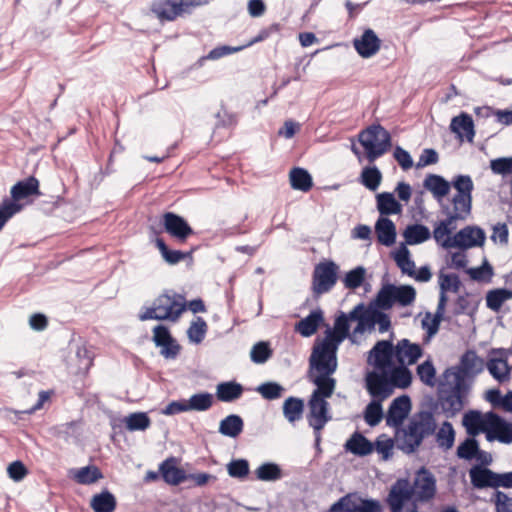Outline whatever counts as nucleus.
Listing matches in <instances>:
<instances>
[{
	"label": "nucleus",
	"instance_id": "f257e3e1",
	"mask_svg": "<svg viewBox=\"0 0 512 512\" xmlns=\"http://www.w3.org/2000/svg\"><path fill=\"white\" fill-rule=\"evenodd\" d=\"M452 186L457 193L452 198L453 209L449 206L442 205V212L447 216L446 219L440 221L449 230V234L456 228L457 220H465L471 213L472 209V191L474 188L473 181L469 175H457L452 180Z\"/></svg>",
	"mask_w": 512,
	"mask_h": 512
},
{
	"label": "nucleus",
	"instance_id": "f03ea898",
	"mask_svg": "<svg viewBox=\"0 0 512 512\" xmlns=\"http://www.w3.org/2000/svg\"><path fill=\"white\" fill-rule=\"evenodd\" d=\"M186 309L184 296L174 291H165L159 295L151 307H146L139 314L141 321L168 320L176 322Z\"/></svg>",
	"mask_w": 512,
	"mask_h": 512
},
{
	"label": "nucleus",
	"instance_id": "7ed1b4c3",
	"mask_svg": "<svg viewBox=\"0 0 512 512\" xmlns=\"http://www.w3.org/2000/svg\"><path fill=\"white\" fill-rule=\"evenodd\" d=\"M358 140L372 163L387 153L392 146L390 133L380 124H373L359 133Z\"/></svg>",
	"mask_w": 512,
	"mask_h": 512
},
{
	"label": "nucleus",
	"instance_id": "20e7f679",
	"mask_svg": "<svg viewBox=\"0 0 512 512\" xmlns=\"http://www.w3.org/2000/svg\"><path fill=\"white\" fill-rule=\"evenodd\" d=\"M339 346L328 339L317 340L309 357V376L313 373L334 374L337 370Z\"/></svg>",
	"mask_w": 512,
	"mask_h": 512
},
{
	"label": "nucleus",
	"instance_id": "39448f33",
	"mask_svg": "<svg viewBox=\"0 0 512 512\" xmlns=\"http://www.w3.org/2000/svg\"><path fill=\"white\" fill-rule=\"evenodd\" d=\"M466 390V384L460 376L453 378L452 385L448 387L443 385L440 388L438 400L446 417H453L463 409Z\"/></svg>",
	"mask_w": 512,
	"mask_h": 512
},
{
	"label": "nucleus",
	"instance_id": "423d86ee",
	"mask_svg": "<svg viewBox=\"0 0 512 512\" xmlns=\"http://www.w3.org/2000/svg\"><path fill=\"white\" fill-rule=\"evenodd\" d=\"M339 266L333 261H322L313 270L311 290L318 297L328 293L336 284Z\"/></svg>",
	"mask_w": 512,
	"mask_h": 512
},
{
	"label": "nucleus",
	"instance_id": "0eeeda50",
	"mask_svg": "<svg viewBox=\"0 0 512 512\" xmlns=\"http://www.w3.org/2000/svg\"><path fill=\"white\" fill-rule=\"evenodd\" d=\"M309 413L307 414V421L310 427L313 428L315 436V445L319 447L321 441V430L332 419L329 413V403L316 396H311L308 402Z\"/></svg>",
	"mask_w": 512,
	"mask_h": 512
},
{
	"label": "nucleus",
	"instance_id": "6e6552de",
	"mask_svg": "<svg viewBox=\"0 0 512 512\" xmlns=\"http://www.w3.org/2000/svg\"><path fill=\"white\" fill-rule=\"evenodd\" d=\"M486 236L483 229L477 226H466L452 237H446L442 247L445 249L459 248L466 250L472 247L483 246Z\"/></svg>",
	"mask_w": 512,
	"mask_h": 512
},
{
	"label": "nucleus",
	"instance_id": "1a4fd4ad",
	"mask_svg": "<svg viewBox=\"0 0 512 512\" xmlns=\"http://www.w3.org/2000/svg\"><path fill=\"white\" fill-rule=\"evenodd\" d=\"M329 512H382V506L378 500L365 499L356 493H349L333 503Z\"/></svg>",
	"mask_w": 512,
	"mask_h": 512
},
{
	"label": "nucleus",
	"instance_id": "9d476101",
	"mask_svg": "<svg viewBox=\"0 0 512 512\" xmlns=\"http://www.w3.org/2000/svg\"><path fill=\"white\" fill-rule=\"evenodd\" d=\"M411 489L414 494V503L428 502L436 494V478L428 469L422 467L417 471Z\"/></svg>",
	"mask_w": 512,
	"mask_h": 512
},
{
	"label": "nucleus",
	"instance_id": "9b49d317",
	"mask_svg": "<svg viewBox=\"0 0 512 512\" xmlns=\"http://www.w3.org/2000/svg\"><path fill=\"white\" fill-rule=\"evenodd\" d=\"M365 388L373 399L384 401L393 394L388 371H371L365 376Z\"/></svg>",
	"mask_w": 512,
	"mask_h": 512
},
{
	"label": "nucleus",
	"instance_id": "f8f14e48",
	"mask_svg": "<svg viewBox=\"0 0 512 512\" xmlns=\"http://www.w3.org/2000/svg\"><path fill=\"white\" fill-rule=\"evenodd\" d=\"M484 366V360L475 351L468 350L461 356L458 370L449 368L444 372V376L446 378L452 376L454 379L456 376H460L465 381L466 377H474L481 373Z\"/></svg>",
	"mask_w": 512,
	"mask_h": 512
},
{
	"label": "nucleus",
	"instance_id": "ddd939ff",
	"mask_svg": "<svg viewBox=\"0 0 512 512\" xmlns=\"http://www.w3.org/2000/svg\"><path fill=\"white\" fill-rule=\"evenodd\" d=\"M394 346L390 340L378 341L369 351L367 362L378 371H388L393 365Z\"/></svg>",
	"mask_w": 512,
	"mask_h": 512
},
{
	"label": "nucleus",
	"instance_id": "4468645a",
	"mask_svg": "<svg viewBox=\"0 0 512 512\" xmlns=\"http://www.w3.org/2000/svg\"><path fill=\"white\" fill-rule=\"evenodd\" d=\"M414 501L411 483L406 478L398 479L392 486L387 496V504L391 512H402L405 503Z\"/></svg>",
	"mask_w": 512,
	"mask_h": 512
},
{
	"label": "nucleus",
	"instance_id": "2eb2a0df",
	"mask_svg": "<svg viewBox=\"0 0 512 512\" xmlns=\"http://www.w3.org/2000/svg\"><path fill=\"white\" fill-rule=\"evenodd\" d=\"M422 436L408 422L405 427H398L395 433L396 447L406 454L414 453L423 442Z\"/></svg>",
	"mask_w": 512,
	"mask_h": 512
},
{
	"label": "nucleus",
	"instance_id": "dca6fc26",
	"mask_svg": "<svg viewBox=\"0 0 512 512\" xmlns=\"http://www.w3.org/2000/svg\"><path fill=\"white\" fill-rule=\"evenodd\" d=\"M411 411V399L408 395H402L395 398L387 411L386 424L390 427L398 428L402 426L403 421Z\"/></svg>",
	"mask_w": 512,
	"mask_h": 512
},
{
	"label": "nucleus",
	"instance_id": "f3484780",
	"mask_svg": "<svg viewBox=\"0 0 512 512\" xmlns=\"http://www.w3.org/2000/svg\"><path fill=\"white\" fill-rule=\"evenodd\" d=\"M490 429L486 438L488 441L497 439L501 443H512V423L505 421L501 416L494 412H488Z\"/></svg>",
	"mask_w": 512,
	"mask_h": 512
},
{
	"label": "nucleus",
	"instance_id": "a211bd4d",
	"mask_svg": "<svg viewBox=\"0 0 512 512\" xmlns=\"http://www.w3.org/2000/svg\"><path fill=\"white\" fill-rule=\"evenodd\" d=\"M163 226L168 234L179 241H185L194 233L188 222L173 212H166L163 215Z\"/></svg>",
	"mask_w": 512,
	"mask_h": 512
},
{
	"label": "nucleus",
	"instance_id": "6ab92c4d",
	"mask_svg": "<svg viewBox=\"0 0 512 512\" xmlns=\"http://www.w3.org/2000/svg\"><path fill=\"white\" fill-rule=\"evenodd\" d=\"M394 354L399 364L408 366L415 364L422 357L423 349L419 344L404 338L394 346Z\"/></svg>",
	"mask_w": 512,
	"mask_h": 512
},
{
	"label": "nucleus",
	"instance_id": "aec40b11",
	"mask_svg": "<svg viewBox=\"0 0 512 512\" xmlns=\"http://www.w3.org/2000/svg\"><path fill=\"white\" fill-rule=\"evenodd\" d=\"M183 0H153L151 11L161 21H173L183 12Z\"/></svg>",
	"mask_w": 512,
	"mask_h": 512
},
{
	"label": "nucleus",
	"instance_id": "412c9836",
	"mask_svg": "<svg viewBox=\"0 0 512 512\" xmlns=\"http://www.w3.org/2000/svg\"><path fill=\"white\" fill-rule=\"evenodd\" d=\"M353 46L361 57L370 58L379 51L381 40L372 29L367 28L360 37L353 40Z\"/></svg>",
	"mask_w": 512,
	"mask_h": 512
},
{
	"label": "nucleus",
	"instance_id": "4be33fe9",
	"mask_svg": "<svg viewBox=\"0 0 512 512\" xmlns=\"http://www.w3.org/2000/svg\"><path fill=\"white\" fill-rule=\"evenodd\" d=\"M409 423L417 430L423 439L436 432L437 423L432 411L421 410L415 413Z\"/></svg>",
	"mask_w": 512,
	"mask_h": 512
},
{
	"label": "nucleus",
	"instance_id": "5701e85b",
	"mask_svg": "<svg viewBox=\"0 0 512 512\" xmlns=\"http://www.w3.org/2000/svg\"><path fill=\"white\" fill-rule=\"evenodd\" d=\"M488 412L483 415L478 410H470L466 412L463 416V426L466 428L467 433L470 436L475 437L480 432H488L490 429V424L488 420Z\"/></svg>",
	"mask_w": 512,
	"mask_h": 512
},
{
	"label": "nucleus",
	"instance_id": "b1692460",
	"mask_svg": "<svg viewBox=\"0 0 512 512\" xmlns=\"http://www.w3.org/2000/svg\"><path fill=\"white\" fill-rule=\"evenodd\" d=\"M450 129L461 141L466 139L468 142H472L474 139L475 130L473 119L465 112H462L460 115L452 118Z\"/></svg>",
	"mask_w": 512,
	"mask_h": 512
},
{
	"label": "nucleus",
	"instance_id": "393cba45",
	"mask_svg": "<svg viewBox=\"0 0 512 512\" xmlns=\"http://www.w3.org/2000/svg\"><path fill=\"white\" fill-rule=\"evenodd\" d=\"M11 201L17 203L20 200L28 198L32 195H40L39 181L34 176H30L22 181H18L11 188Z\"/></svg>",
	"mask_w": 512,
	"mask_h": 512
},
{
	"label": "nucleus",
	"instance_id": "a878e982",
	"mask_svg": "<svg viewBox=\"0 0 512 512\" xmlns=\"http://www.w3.org/2000/svg\"><path fill=\"white\" fill-rule=\"evenodd\" d=\"M350 325L347 321L346 314L341 312L339 316L336 317L334 322V328L328 329L325 332V339L337 344H340L346 339L349 338L352 342H354L352 336L349 333Z\"/></svg>",
	"mask_w": 512,
	"mask_h": 512
},
{
	"label": "nucleus",
	"instance_id": "bb28decb",
	"mask_svg": "<svg viewBox=\"0 0 512 512\" xmlns=\"http://www.w3.org/2000/svg\"><path fill=\"white\" fill-rule=\"evenodd\" d=\"M323 321V311L320 308H317L311 311L308 316L296 323L295 331L303 337H310L316 333Z\"/></svg>",
	"mask_w": 512,
	"mask_h": 512
},
{
	"label": "nucleus",
	"instance_id": "cd10ccee",
	"mask_svg": "<svg viewBox=\"0 0 512 512\" xmlns=\"http://www.w3.org/2000/svg\"><path fill=\"white\" fill-rule=\"evenodd\" d=\"M332 374L313 373V376H309L312 383L316 385V389L313 391L311 396L326 400L332 396L336 380L331 377Z\"/></svg>",
	"mask_w": 512,
	"mask_h": 512
},
{
	"label": "nucleus",
	"instance_id": "c85d7f7f",
	"mask_svg": "<svg viewBox=\"0 0 512 512\" xmlns=\"http://www.w3.org/2000/svg\"><path fill=\"white\" fill-rule=\"evenodd\" d=\"M159 470L164 481L171 485H178L187 478L185 471L177 467V460L174 457L163 461L160 464Z\"/></svg>",
	"mask_w": 512,
	"mask_h": 512
},
{
	"label": "nucleus",
	"instance_id": "c756f323",
	"mask_svg": "<svg viewBox=\"0 0 512 512\" xmlns=\"http://www.w3.org/2000/svg\"><path fill=\"white\" fill-rule=\"evenodd\" d=\"M451 185L452 183L450 184L442 176L436 174H428L423 181L424 188L430 191L438 202L448 195Z\"/></svg>",
	"mask_w": 512,
	"mask_h": 512
},
{
	"label": "nucleus",
	"instance_id": "7c9ffc66",
	"mask_svg": "<svg viewBox=\"0 0 512 512\" xmlns=\"http://www.w3.org/2000/svg\"><path fill=\"white\" fill-rule=\"evenodd\" d=\"M344 448L346 451L356 456L363 457L372 453L374 444L361 433L354 432L346 441Z\"/></svg>",
	"mask_w": 512,
	"mask_h": 512
},
{
	"label": "nucleus",
	"instance_id": "2f4dec72",
	"mask_svg": "<svg viewBox=\"0 0 512 512\" xmlns=\"http://www.w3.org/2000/svg\"><path fill=\"white\" fill-rule=\"evenodd\" d=\"M375 232L379 243L392 246L396 240V227L392 220L380 217L375 224Z\"/></svg>",
	"mask_w": 512,
	"mask_h": 512
},
{
	"label": "nucleus",
	"instance_id": "473e14b6",
	"mask_svg": "<svg viewBox=\"0 0 512 512\" xmlns=\"http://www.w3.org/2000/svg\"><path fill=\"white\" fill-rule=\"evenodd\" d=\"M469 476L471 479L472 485L477 489H483L486 487H494V479L496 477V472L482 467L480 465H475L469 470Z\"/></svg>",
	"mask_w": 512,
	"mask_h": 512
},
{
	"label": "nucleus",
	"instance_id": "72a5a7b5",
	"mask_svg": "<svg viewBox=\"0 0 512 512\" xmlns=\"http://www.w3.org/2000/svg\"><path fill=\"white\" fill-rule=\"evenodd\" d=\"M244 388L235 381L221 382L216 386V398L221 402H234L243 394Z\"/></svg>",
	"mask_w": 512,
	"mask_h": 512
},
{
	"label": "nucleus",
	"instance_id": "f704fd0d",
	"mask_svg": "<svg viewBox=\"0 0 512 512\" xmlns=\"http://www.w3.org/2000/svg\"><path fill=\"white\" fill-rule=\"evenodd\" d=\"M388 377L393 390L395 388L405 389L409 387L412 382L411 371L408 369L406 365L402 364H399L397 366L393 364L392 367L388 370Z\"/></svg>",
	"mask_w": 512,
	"mask_h": 512
},
{
	"label": "nucleus",
	"instance_id": "c9c22d12",
	"mask_svg": "<svg viewBox=\"0 0 512 512\" xmlns=\"http://www.w3.org/2000/svg\"><path fill=\"white\" fill-rule=\"evenodd\" d=\"M445 309V300L442 297V299L438 301L435 314L432 316L431 313H426L422 320V327L427 331L428 337H432L438 332L440 323L445 314Z\"/></svg>",
	"mask_w": 512,
	"mask_h": 512
},
{
	"label": "nucleus",
	"instance_id": "e433bc0d",
	"mask_svg": "<svg viewBox=\"0 0 512 512\" xmlns=\"http://www.w3.org/2000/svg\"><path fill=\"white\" fill-rule=\"evenodd\" d=\"M244 428L243 419L236 414H230L220 421L219 433L230 438L238 437Z\"/></svg>",
	"mask_w": 512,
	"mask_h": 512
},
{
	"label": "nucleus",
	"instance_id": "4c0bfd02",
	"mask_svg": "<svg viewBox=\"0 0 512 512\" xmlns=\"http://www.w3.org/2000/svg\"><path fill=\"white\" fill-rule=\"evenodd\" d=\"M403 236L405 238V245H417L430 239L431 232L425 225L411 224L406 227Z\"/></svg>",
	"mask_w": 512,
	"mask_h": 512
},
{
	"label": "nucleus",
	"instance_id": "58836bf2",
	"mask_svg": "<svg viewBox=\"0 0 512 512\" xmlns=\"http://www.w3.org/2000/svg\"><path fill=\"white\" fill-rule=\"evenodd\" d=\"M289 180L293 189L302 192H308L313 186L312 176L304 168L295 167L291 169Z\"/></svg>",
	"mask_w": 512,
	"mask_h": 512
},
{
	"label": "nucleus",
	"instance_id": "ea45409f",
	"mask_svg": "<svg viewBox=\"0 0 512 512\" xmlns=\"http://www.w3.org/2000/svg\"><path fill=\"white\" fill-rule=\"evenodd\" d=\"M304 412V401L290 396L283 403V415L289 423L299 421Z\"/></svg>",
	"mask_w": 512,
	"mask_h": 512
},
{
	"label": "nucleus",
	"instance_id": "a19ab883",
	"mask_svg": "<svg viewBox=\"0 0 512 512\" xmlns=\"http://www.w3.org/2000/svg\"><path fill=\"white\" fill-rule=\"evenodd\" d=\"M73 479L82 485H90L96 483L103 478L101 470L95 465H88L73 470Z\"/></svg>",
	"mask_w": 512,
	"mask_h": 512
},
{
	"label": "nucleus",
	"instance_id": "79ce46f5",
	"mask_svg": "<svg viewBox=\"0 0 512 512\" xmlns=\"http://www.w3.org/2000/svg\"><path fill=\"white\" fill-rule=\"evenodd\" d=\"M377 209L381 215L398 214L402 211V205L390 192H383L376 196Z\"/></svg>",
	"mask_w": 512,
	"mask_h": 512
},
{
	"label": "nucleus",
	"instance_id": "37998d69",
	"mask_svg": "<svg viewBox=\"0 0 512 512\" xmlns=\"http://www.w3.org/2000/svg\"><path fill=\"white\" fill-rule=\"evenodd\" d=\"M371 304L374 307H377V310H389L395 304V296H394V285L393 284H385L378 291L375 299L371 301Z\"/></svg>",
	"mask_w": 512,
	"mask_h": 512
},
{
	"label": "nucleus",
	"instance_id": "c03bdc74",
	"mask_svg": "<svg viewBox=\"0 0 512 512\" xmlns=\"http://www.w3.org/2000/svg\"><path fill=\"white\" fill-rule=\"evenodd\" d=\"M90 505L95 512H113L116 508V498L111 492L105 490L94 495Z\"/></svg>",
	"mask_w": 512,
	"mask_h": 512
},
{
	"label": "nucleus",
	"instance_id": "a18cd8bd",
	"mask_svg": "<svg viewBox=\"0 0 512 512\" xmlns=\"http://www.w3.org/2000/svg\"><path fill=\"white\" fill-rule=\"evenodd\" d=\"M486 367L493 378L499 383H504L509 380L510 368L506 360L501 358H492L487 362Z\"/></svg>",
	"mask_w": 512,
	"mask_h": 512
},
{
	"label": "nucleus",
	"instance_id": "49530a36",
	"mask_svg": "<svg viewBox=\"0 0 512 512\" xmlns=\"http://www.w3.org/2000/svg\"><path fill=\"white\" fill-rule=\"evenodd\" d=\"M512 299V290L498 288L491 290L486 295V306L492 311L498 312L504 302Z\"/></svg>",
	"mask_w": 512,
	"mask_h": 512
},
{
	"label": "nucleus",
	"instance_id": "de8ad7c7",
	"mask_svg": "<svg viewBox=\"0 0 512 512\" xmlns=\"http://www.w3.org/2000/svg\"><path fill=\"white\" fill-rule=\"evenodd\" d=\"M123 422L128 431H145L151 425V419L145 412H134L124 417Z\"/></svg>",
	"mask_w": 512,
	"mask_h": 512
},
{
	"label": "nucleus",
	"instance_id": "09e8293b",
	"mask_svg": "<svg viewBox=\"0 0 512 512\" xmlns=\"http://www.w3.org/2000/svg\"><path fill=\"white\" fill-rule=\"evenodd\" d=\"M394 260L402 273L414 276L415 263L410 259V251L405 244H401L394 255Z\"/></svg>",
	"mask_w": 512,
	"mask_h": 512
},
{
	"label": "nucleus",
	"instance_id": "8fccbe9b",
	"mask_svg": "<svg viewBox=\"0 0 512 512\" xmlns=\"http://www.w3.org/2000/svg\"><path fill=\"white\" fill-rule=\"evenodd\" d=\"M439 285H440V295L439 300L442 299V297L445 300V305L447 304L448 298L446 293L448 291H452L454 293H457L460 290L461 287V281L458 275L456 274H443L441 273L439 275Z\"/></svg>",
	"mask_w": 512,
	"mask_h": 512
},
{
	"label": "nucleus",
	"instance_id": "3c124183",
	"mask_svg": "<svg viewBox=\"0 0 512 512\" xmlns=\"http://www.w3.org/2000/svg\"><path fill=\"white\" fill-rule=\"evenodd\" d=\"M382 181V173L376 166H367L362 169L360 182L369 190L375 191Z\"/></svg>",
	"mask_w": 512,
	"mask_h": 512
},
{
	"label": "nucleus",
	"instance_id": "603ef678",
	"mask_svg": "<svg viewBox=\"0 0 512 512\" xmlns=\"http://www.w3.org/2000/svg\"><path fill=\"white\" fill-rule=\"evenodd\" d=\"M455 430L449 421H444L436 432V442L440 448L448 450L453 447Z\"/></svg>",
	"mask_w": 512,
	"mask_h": 512
},
{
	"label": "nucleus",
	"instance_id": "864d4df0",
	"mask_svg": "<svg viewBox=\"0 0 512 512\" xmlns=\"http://www.w3.org/2000/svg\"><path fill=\"white\" fill-rule=\"evenodd\" d=\"M214 402L213 395L208 392L193 394L188 400L189 411L203 412L209 410Z\"/></svg>",
	"mask_w": 512,
	"mask_h": 512
},
{
	"label": "nucleus",
	"instance_id": "5fc2aeb1",
	"mask_svg": "<svg viewBox=\"0 0 512 512\" xmlns=\"http://www.w3.org/2000/svg\"><path fill=\"white\" fill-rule=\"evenodd\" d=\"M255 475L261 481H276L282 478V470L278 464L266 462L255 470Z\"/></svg>",
	"mask_w": 512,
	"mask_h": 512
},
{
	"label": "nucleus",
	"instance_id": "6e6d98bb",
	"mask_svg": "<svg viewBox=\"0 0 512 512\" xmlns=\"http://www.w3.org/2000/svg\"><path fill=\"white\" fill-rule=\"evenodd\" d=\"M207 323L202 317H197L195 321H193L188 330L187 336L190 342L194 344H199L205 338L207 333Z\"/></svg>",
	"mask_w": 512,
	"mask_h": 512
},
{
	"label": "nucleus",
	"instance_id": "4d7b16f0",
	"mask_svg": "<svg viewBox=\"0 0 512 512\" xmlns=\"http://www.w3.org/2000/svg\"><path fill=\"white\" fill-rule=\"evenodd\" d=\"M256 391L266 400H276L282 397L286 389L277 382L268 381L259 385Z\"/></svg>",
	"mask_w": 512,
	"mask_h": 512
},
{
	"label": "nucleus",
	"instance_id": "13d9d810",
	"mask_svg": "<svg viewBox=\"0 0 512 512\" xmlns=\"http://www.w3.org/2000/svg\"><path fill=\"white\" fill-rule=\"evenodd\" d=\"M383 401L372 399L366 406L364 411V419L369 426H376L383 417L382 403Z\"/></svg>",
	"mask_w": 512,
	"mask_h": 512
},
{
	"label": "nucleus",
	"instance_id": "bf43d9fd",
	"mask_svg": "<svg viewBox=\"0 0 512 512\" xmlns=\"http://www.w3.org/2000/svg\"><path fill=\"white\" fill-rule=\"evenodd\" d=\"M395 303L401 306L411 305L416 298V290L410 285H394Z\"/></svg>",
	"mask_w": 512,
	"mask_h": 512
},
{
	"label": "nucleus",
	"instance_id": "052dcab7",
	"mask_svg": "<svg viewBox=\"0 0 512 512\" xmlns=\"http://www.w3.org/2000/svg\"><path fill=\"white\" fill-rule=\"evenodd\" d=\"M156 246L159 249L163 259L167 263L172 264V265L179 263L181 260H183L187 256L186 253H183L179 250H170L168 248V246L165 244V242L163 241V239H161V238L156 239Z\"/></svg>",
	"mask_w": 512,
	"mask_h": 512
},
{
	"label": "nucleus",
	"instance_id": "680f3d73",
	"mask_svg": "<svg viewBox=\"0 0 512 512\" xmlns=\"http://www.w3.org/2000/svg\"><path fill=\"white\" fill-rule=\"evenodd\" d=\"M366 270L362 266H358L346 273L343 283L348 289H356L361 286L364 281Z\"/></svg>",
	"mask_w": 512,
	"mask_h": 512
},
{
	"label": "nucleus",
	"instance_id": "e2e57ef3",
	"mask_svg": "<svg viewBox=\"0 0 512 512\" xmlns=\"http://www.w3.org/2000/svg\"><path fill=\"white\" fill-rule=\"evenodd\" d=\"M419 379L428 386H434L436 370L431 360H426L417 367Z\"/></svg>",
	"mask_w": 512,
	"mask_h": 512
},
{
	"label": "nucleus",
	"instance_id": "0e129e2a",
	"mask_svg": "<svg viewBox=\"0 0 512 512\" xmlns=\"http://www.w3.org/2000/svg\"><path fill=\"white\" fill-rule=\"evenodd\" d=\"M478 441L471 436L462 442L457 448V456L462 459L471 460L478 452Z\"/></svg>",
	"mask_w": 512,
	"mask_h": 512
},
{
	"label": "nucleus",
	"instance_id": "69168bd1",
	"mask_svg": "<svg viewBox=\"0 0 512 512\" xmlns=\"http://www.w3.org/2000/svg\"><path fill=\"white\" fill-rule=\"evenodd\" d=\"M227 472L230 477L243 479L249 474V463L246 459L232 460L227 464Z\"/></svg>",
	"mask_w": 512,
	"mask_h": 512
},
{
	"label": "nucleus",
	"instance_id": "338daca9",
	"mask_svg": "<svg viewBox=\"0 0 512 512\" xmlns=\"http://www.w3.org/2000/svg\"><path fill=\"white\" fill-rule=\"evenodd\" d=\"M271 355L272 351L266 342H258L252 347L250 351L251 360L256 364L265 363L271 357Z\"/></svg>",
	"mask_w": 512,
	"mask_h": 512
},
{
	"label": "nucleus",
	"instance_id": "774afa93",
	"mask_svg": "<svg viewBox=\"0 0 512 512\" xmlns=\"http://www.w3.org/2000/svg\"><path fill=\"white\" fill-rule=\"evenodd\" d=\"M492 501L496 512H512V497H509L506 493L496 490Z\"/></svg>",
	"mask_w": 512,
	"mask_h": 512
}]
</instances>
